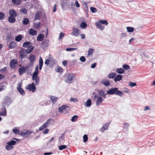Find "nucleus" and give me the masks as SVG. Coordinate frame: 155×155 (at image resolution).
Returning <instances> with one entry per match:
<instances>
[{
	"mask_svg": "<svg viewBox=\"0 0 155 155\" xmlns=\"http://www.w3.org/2000/svg\"><path fill=\"white\" fill-rule=\"evenodd\" d=\"M39 67L36 66L35 67V71L33 73L32 77V79L33 80L35 81V84L36 85H38L39 83V77L38 76L39 73L38 69Z\"/></svg>",
	"mask_w": 155,
	"mask_h": 155,
	"instance_id": "1",
	"label": "nucleus"
},
{
	"mask_svg": "<svg viewBox=\"0 0 155 155\" xmlns=\"http://www.w3.org/2000/svg\"><path fill=\"white\" fill-rule=\"evenodd\" d=\"M107 93L110 95L115 94L118 95L120 96H122L123 93L121 91H118V89L117 87H114L110 89L107 91Z\"/></svg>",
	"mask_w": 155,
	"mask_h": 155,
	"instance_id": "2",
	"label": "nucleus"
},
{
	"mask_svg": "<svg viewBox=\"0 0 155 155\" xmlns=\"http://www.w3.org/2000/svg\"><path fill=\"white\" fill-rule=\"evenodd\" d=\"M65 81L68 83H71L75 78V74L72 73H69L64 77Z\"/></svg>",
	"mask_w": 155,
	"mask_h": 155,
	"instance_id": "3",
	"label": "nucleus"
},
{
	"mask_svg": "<svg viewBox=\"0 0 155 155\" xmlns=\"http://www.w3.org/2000/svg\"><path fill=\"white\" fill-rule=\"evenodd\" d=\"M70 110V107L65 105H63L61 106L58 109L60 113L64 114L69 113Z\"/></svg>",
	"mask_w": 155,
	"mask_h": 155,
	"instance_id": "4",
	"label": "nucleus"
},
{
	"mask_svg": "<svg viewBox=\"0 0 155 155\" xmlns=\"http://www.w3.org/2000/svg\"><path fill=\"white\" fill-rule=\"evenodd\" d=\"M25 88L29 91H32L33 93L35 92L36 90L35 84L33 83L28 84L25 87Z\"/></svg>",
	"mask_w": 155,
	"mask_h": 155,
	"instance_id": "5",
	"label": "nucleus"
},
{
	"mask_svg": "<svg viewBox=\"0 0 155 155\" xmlns=\"http://www.w3.org/2000/svg\"><path fill=\"white\" fill-rule=\"evenodd\" d=\"M19 55L21 59L25 58L27 56L28 53L25 50V49L22 48L19 51Z\"/></svg>",
	"mask_w": 155,
	"mask_h": 155,
	"instance_id": "6",
	"label": "nucleus"
},
{
	"mask_svg": "<svg viewBox=\"0 0 155 155\" xmlns=\"http://www.w3.org/2000/svg\"><path fill=\"white\" fill-rule=\"evenodd\" d=\"M28 59L30 61L29 65H33L36 60V56L34 54H31L29 55Z\"/></svg>",
	"mask_w": 155,
	"mask_h": 155,
	"instance_id": "7",
	"label": "nucleus"
},
{
	"mask_svg": "<svg viewBox=\"0 0 155 155\" xmlns=\"http://www.w3.org/2000/svg\"><path fill=\"white\" fill-rule=\"evenodd\" d=\"M80 31V30L79 29L75 28H73L72 31L70 34L71 35L77 37L79 35Z\"/></svg>",
	"mask_w": 155,
	"mask_h": 155,
	"instance_id": "8",
	"label": "nucleus"
},
{
	"mask_svg": "<svg viewBox=\"0 0 155 155\" xmlns=\"http://www.w3.org/2000/svg\"><path fill=\"white\" fill-rule=\"evenodd\" d=\"M31 133L30 131L27 130H25L21 131L19 134L20 135L24 137L28 136Z\"/></svg>",
	"mask_w": 155,
	"mask_h": 155,
	"instance_id": "9",
	"label": "nucleus"
},
{
	"mask_svg": "<svg viewBox=\"0 0 155 155\" xmlns=\"http://www.w3.org/2000/svg\"><path fill=\"white\" fill-rule=\"evenodd\" d=\"M110 121H109L107 123H106L100 129V130L103 132L105 130H107L108 129L110 123Z\"/></svg>",
	"mask_w": 155,
	"mask_h": 155,
	"instance_id": "10",
	"label": "nucleus"
},
{
	"mask_svg": "<svg viewBox=\"0 0 155 155\" xmlns=\"http://www.w3.org/2000/svg\"><path fill=\"white\" fill-rule=\"evenodd\" d=\"M49 42L48 40H45L43 41L41 44V47L43 49L46 48L48 46Z\"/></svg>",
	"mask_w": 155,
	"mask_h": 155,
	"instance_id": "11",
	"label": "nucleus"
},
{
	"mask_svg": "<svg viewBox=\"0 0 155 155\" xmlns=\"http://www.w3.org/2000/svg\"><path fill=\"white\" fill-rule=\"evenodd\" d=\"M18 62L15 59L12 60L10 63V68L13 69L16 67V65L17 64Z\"/></svg>",
	"mask_w": 155,
	"mask_h": 155,
	"instance_id": "12",
	"label": "nucleus"
},
{
	"mask_svg": "<svg viewBox=\"0 0 155 155\" xmlns=\"http://www.w3.org/2000/svg\"><path fill=\"white\" fill-rule=\"evenodd\" d=\"M28 67L27 66L25 68L24 66H22L20 67L18 69V72L20 75H22L24 73L26 69L28 68Z\"/></svg>",
	"mask_w": 155,
	"mask_h": 155,
	"instance_id": "13",
	"label": "nucleus"
},
{
	"mask_svg": "<svg viewBox=\"0 0 155 155\" xmlns=\"http://www.w3.org/2000/svg\"><path fill=\"white\" fill-rule=\"evenodd\" d=\"M9 16L15 17L17 15V13L16 12L14 9H10L9 12Z\"/></svg>",
	"mask_w": 155,
	"mask_h": 155,
	"instance_id": "14",
	"label": "nucleus"
},
{
	"mask_svg": "<svg viewBox=\"0 0 155 155\" xmlns=\"http://www.w3.org/2000/svg\"><path fill=\"white\" fill-rule=\"evenodd\" d=\"M100 83L106 86H108L110 85V83L109 81L107 79H102Z\"/></svg>",
	"mask_w": 155,
	"mask_h": 155,
	"instance_id": "15",
	"label": "nucleus"
},
{
	"mask_svg": "<svg viewBox=\"0 0 155 155\" xmlns=\"http://www.w3.org/2000/svg\"><path fill=\"white\" fill-rule=\"evenodd\" d=\"M29 33L31 35L34 36L37 35V32L34 29L31 28L29 30Z\"/></svg>",
	"mask_w": 155,
	"mask_h": 155,
	"instance_id": "16",
	"label": "nucleus"
},
{
	"mask_svg": "<svg viewBox=\"0 0 155 155\" xmlns=\"http://www.w3.org/2000/svg\"><path fill=\"white\" fill-rule=\"evenodd\" d=\"M8 22L11 23H13L15 22L16 21V19L15 17H14L9 16L8 18Z\"/></svg>",
	"mask_w": 155,
	"mask_h": 155,
	"instance_id": "17",
	"label": "nucleus"
},
{
	"mask_svg": "<svg viewBox=\"0 0 155 155\" xmlns=\"http://www.w3.org/2000/svg\"><path fill=\"white\" fill-rule=\"evenodd\" d=\"M30 46H32L31 43L30 41H26L25 42L23 45V46L25 48H27Z\"/></svg>",
	"mask_w": 155,
	"mask_h": 155,
	"instance_id": "18",
	"label": "nucleus"
},
{
	"mask_svg": "<svg viewBox=\"0 0 155 155\" xmlns=\"http://www.w3.org/2000/svg\"><path fill=\"white\" fill-rule=\"evenodd\" d=\"M43 61L42 58L41 57L39 58V69L41 70L42 68L43 65Z\"/></svg>",
	"mask_w": 155,
	"mask_h": 155,
	"instance_id": "19",
	"label": "nucleus"
},
{
	"mask_svg": "<svg viewBox=\"0 0 155 155\" xmlns=\"http://www.w3.org/2000/svg\"><path fill=\"white\" fill-rule=\"evenodd\" d=\"M44 38V36L43 34L38 35L37 37V40L38 41H42Z\"/></svg>",
	"mask_w": 155,
	"mask_h": 155,
	"instance_id": "20",
	"label": "nucleus"
},
{
	"mask_svg": "<svg viewBox=\"0 0 155 155\" xmlns=\"http://www.w3.org/2000/svg\"><path fill=\"white\" fill-rule=\"evenodd\" d=\"M12 2L13 5H20L22 2V0H12Z\"/></svg>",
	"mask_w": 155,
	"mask_h": 155,
	"instance_id": "21",
	"label": "nucleus"
},
{
	"mask_svg": "<svg viewBox=\"0 0 155 155\" xmlns=\"http://www.w3.org/2000/svg\"><path fill=\"white\" fill-rule=\"evenodd\" d=\"M103 101V98L100 97H98L97 99L96 104L97 105H101V103Z\"/></svg>",
	"mask_w": 155,
	"mask_h": 155,
	"instance_id": "22",
	"label": "nucleus"
},
{
	"mask_svg": "<svg viewBox=\"0 0 155 155\" xmlns=\"http://www.w3.org/2000/svg\"><path fill=\"white\" fill-rule=\"evenodd\" d=\"M122 78V76L120 74H118L114 78V80L115 81L117 82L121 80Z\"/></svg>",
	"mask_w": 155,
	"mask_h": 155,
	"instance_id": "23",
	"label": "nucleus"
},
{
	"mask_svg": "<svg viewBox=\"0 0 155 155\" xmlns=\"http://www.w3.org/2000/svg\"><path fill=\"white\" fill-rule=\"evenodd\" d=\"M98 94L100 96H102L104 98L106 97V94L102 90H99L98 91Z\"/></svg>",
	"mask_w": 155,
	"mask_h": 155,
	"instance_id": "24",
	"label": "nucleus"
},
{
	"mask_svg": "<svg viewBox=\"0 0 155 155\" xmlns=\"http://www.w3.org/2000/svg\"><path fill=\"white\" fill-rule=\"evenodd\" d=\"M34 48L33 46H30L29 47H27V48L25 50L28 54L30 53L33 50Z\"/></svg>",
	"mask_w": 155,
	"mask_h": 155,
	"instance_id": "25",
	"label": "nucleus"
},
{
	"mask_svg": "<svg viewBox=\"0 0 155 155\" xmlns=\"http://www.w3.org/2000/svg\"><path fill=\"white\" fill-rule=\"evenodd\" d=\"M96 25L97 28H99L101 30H102L104 29V27L102 26L99 22H97L96 23Z\"/></svg>",
	"mask_w": 155,
	"mask_h": 155,
	"instance_id": "26",
	"label": "nucleus"
},
{
	"mask_svg": "<svg viewBox=\"0 0 155 155\" xmlns=\"http://www.w3.org/2000/svg\"><path fill=\"white\" fill-rule=\"evenodd\" d=\"M50 99L52 101L53 104H54L56 103L58 99V97L52 96H51Z\"/></svg>",
	"mask_w": 155,
	"mask_h": 155,
	"instance_id": "27",
	"label": "nucleus"
},
{
	"mask_svg": "<svg viewBox=\"0 0 155 155\" xmlns=\"http://www.w3.org/2000/svg\"><path fill=\"white\" fill-rule=\"evenodd\" d=\"M116 71L118 74H122L124 73V71L122 68H118L117 69Z\"/></svg>",
	"mask_w": 155,
	"mask_h": 155,
	"instance_id": "28",
	"label": "nucleus"
},
{
	"mask_svg": "<svg viewBox=\"0 0 155 155\" xmlns=\"http://www.w3.org/2000/svg\"><path fill=\"white\" fill-rule=\"evenodd\" d=\"M99 21L100 24H105L106 25H107L108 24L107 21L105 20H100Z\"/></svg>",
	"mask_w": 155,
	"mask_h": 155,
	"instance_id": "29",
	"label": "nucleus"
},
{
	"mask_svg": "<svg viewBox=\"0 0 155 155\" xmlns=\"http://www.w3.org/2000/svg\"><path fill=\"white\" fill-rule=\"evenodd\" d=\"M116 75V73H113L111 74H110L108 75V78H115V77Z\"/></svg>",
	"mask_w": 155,
	"mask_h": 155,
	"instance_id": "30",
	"label": "nucleus"
},
{
	"mask_svg": "<svg viewBox=\"0 0 155 155\" xmlns=\"http://www.w3.org/2000/svg\"><path fill=\"white\" fill-rule=\"evenodd\" d=\"M16 46V44L14 42H11L9 46V47L10 48H14Z\"/></svg>",
	"mask_w": 155,
	"mask_h": 155,
	"instance_id": "31",
	"label": "nucleus"
},
{
	"mask_svg": "<svg viewBox=\"0 0 155 155\" xmlns=\"http://www.w3.org/2000/svg\"><path fill=\"white\" fill-rule=\"evenodd\" d=\"M20 12L21 14H26L27 13V10L25 8H22L20 9Z\"/></svg>",
	"mask_w": 155,
	"mask_h": 155,
	"instance_id": "32",
	"label": "nucleus"
},
{
	"mask_svg": "<svg viewBox=\"0 0 155 155\" xmlns=\"http://www.w3.org/2000/svg\"><path fill=\"white\" fill-rule=\"evenodd\" d=\"M87 107L90 106L91 104V100L90 99H88L87 100L85 103Z\"/></svg>",
	"mask_w": 155,
	"mask_h": 155,
	"instance_id": "33",
	"label": "nucleus"
},
{
	"mask_svg": "<svg viewBox=\"0 0 155 155\" xmlns=\"http://www.w3.org/2000/svg\"><path fill=\"white\" fill-rule=\"evenodd\" d=\"M17 89L21 94L24 95L25 94V91L21 88H17Z\"/></svg>",
	"mask_w": 155,
	"mask_h": 155,
	"instance_id": "34",
	"label": "nucleus"
},
{
	"mask_svg": "<svg viewBox=\"0 0 155 155\" xmlns=\"http://www.w3.org/2000/svg\"><path fill=\"white\" fill-rule=\"evenodd\" d=\"M29 22V20L28 18H24L23 20L22 23L24 25H27Z\"/></svg>",
	"mask_w": 155,
	"mask_h": 155,
	"instance_id": "35",
	"label": "nucleus"
},
{
	"mask_svg": "<svg viewBox=\"0 0 155 155\" xmlns=\"http://www.w3.org/2000/svg\"><path fill=\"white\" fill-rule=\"evenodd\" d=\"M48 126L47 125H46V124L45 123L44 124H43L39 127V131L42 130L46 128Z\"/></svg>",
	"mask_w": 155,
	"mask_h": 155,
	"instance_id": "36",
	"label": "nucleus"
},
{
	"mask_svg": "<svg viewBox=\"0 0 155 155\" xmlns=\"http://www.w3.org/2000/svg\"><path fill=\"white\" fill-rule=\"evenodd\" d=\"M16 143V141L14 140H12L11 141H10L9 142H7V144L8 145H10L12 146L13 145H15Z\"/></svg>",
	"mask_w": 155,
	"mask_h": 155,
	"instance_id": "37",
	"label": "nucleus"
},
{
	"mask_svg": "<svg viewBox=\"0 0 155 155\" xmlns=\"http://www.w3.org/2000/svg\"><path fill=\"white\" fill-rule=\"evenodd\" d=\"M2 109L4 110V111L2 112H0V115L6 116V112L5 108V107H3Z\"/></svg>",
	"mask_w": 155,
	"mask_h": 155,
	"instance_id": "38",
	"label": "nucleus"
},
{
	"mask_svg": "<svg viewBox=\"0 0 155 155\" xmlns=\"http://www.w3.org/2000/svg\"><path fill=\"white\" fill-rule=\"evenodd\" d=\"M13 146H12L8 144L5 146L6 149L8 150H12L13 149Z\"/></svg>",
	"mask_w": 155,
	"mask_h": 155,
	"instance_id": "39",
	"label": "nucleus"
},
{
	"mask_svg": "<svg viewBox=\"0 0 155 155\" xmlns=\"http://www.w3.org/2000/svg\"><path fill=\"white\" fill-rule=\"evenodd\" d=\"M22 39V37L21 35H19L15 38V40L17 41H20Z\"/></svg>",
	"mask_w": 155,
	"mask_h": 155,
	"instance_id": "40",
	"label": "nucleus"
},
{
	"mask_svg": "<svg viewBox=\"0 0 155 155\" xmlns=\"http://www.w3.org/2000/svg\"><path fill=\"white\" fill-rule=\"evenodd\" d=\"M127 31L128 32H132L134 30V28L132 27H127Z\"/></svg>",
	"mask_w": 155,
	"mask_h": 155,
	"instance_id": "41",
	"label": "nucleus"
},
{
	"mask_svg": "<svg viewBox=\"0 0 155 155\" xmlns=\"http://www.w3.org/2000/svg\"><path fill=\"white\" fill-rule=\"evenodd\" d=\"M78 117V116L75 115L73 116L71 118V120L72 122H75L77 120Z\"/></svg>",
	"mask_w": 155,
	"mask_h": 155,
	"instance_id": "42",
	"label": "nucleus"
},
{
	"mask_svg": "<svg viewBox=\"0 0 155 155\" xmlns=\"http://www.w3.org/2000/svg\"><path fill=\"white\" fill-rule=\"evenodd\" d=\"M5 14L3 12H0V20H3L5 17Z\"/></svg>",
	"mask_w": 155,
	"mask_h": 155,
	"instance_id": "43",
	"label": "nucleus"
},
{
	"mask_svg": "<svg viewBox=\"0 0 155 155\" xmlns=\"http://www.w3.org/2000/svg\"><path fill=\"white\" fill-rule=\"evenodd\" d=\"M67 146L65 145H61L58 148L60 150H61L66 148Z\"/></svg>",
	"mask_w": 155,
	"mask_h": 155,
	"instance_id": "44",
	"label": "nucleus"
},
{
	"mask_svg": "<svg viewBox=\"0 0 155 155\" xmlns=\"http://www.w3.org/2000/svg\"><path fill=\"white\" fill-rule=\"evenodd\" d=\"M123 68L126 70H128L130 69V66L126 64H124L123 65Z\"/></svg>",
	"mask_w": 155,
	"mask_h": 155,
	"instance_id": "45",
	"label": "nucleus"
},
{
	"mask_svg": "<svg viewBox=\"0 0 155 155\" xmlns=\"http://www.w3.org/2000/svg\"><path fill=\"white\" fill-rule=\"evenodd\" d=\"M63 69L61 67L59 66L58 67L56 70L57 72H63Z\"/></svg>",
	"mask_w": 155,
	"mask_h": 155,
	"instance_id": "46",
	"label": "nucleus"
},
{
	"mask_svg": "<svg viewBox=\"0 0 155 155\" xmlns=\"http://www.w3.org/2000/svg\"><path fill=\"white\" fill-rule=\"evenodd\" d=\"M90 10L91 12L93 13H95L97 12V9L95 7H91Z\"/></svg>",
	"mask_w": 155,
	"mask_h": 155,
	"instance_id": "47",
	"label": "nucleus"
},
{
	"mask_svg": "<svg viewBox=\"0 0 155 155\" xmlns=\"http://www.w3.org/2000/svg\"><path fill=\"white\" fill-rule=\"evenodd\" d=\"M40 16L39 13H38V12L36 13L35 16V20H37V19H40Z\"/></svg>",
	"mask_w": 155,
	"mask_h": 155,
	"instance_id": "48",
	"label": "nucleus"
},
{
	"mask_svg": "<svg viewBox=\"0 0 155 155\" xmlns=\"http://www.w3.org/2000/svg\"><path fill=\"white\" fill-rule=\"evenodd\" d=\"M83 138L84 140V142H86L88 140V137L87 135L85 134L83 137Z\"/></svg>",
	"mask_w": 155,
	"mask_h": 155,
	"instance_id": "49",
	"label": "nucleus"
},
{
	"mask_svg": "<svg viewBox=\"0 0 155 155\" xmlns=\"http://www.w3.org/2000/svg\"><path fill=\"white\" fill-rule=\"evenodd\" d=\"M52 121H53V120L52 119H49L47 120L45 124H46V125L48 126L49 124H51V122Z\"/></svg>",
	"mask_w": 155,
	"mask_h": 155,
	"instance_id": "50",
	"label": "nucleus"
},
{
	"mask_svg": "<svg viewBox=\"0 0 155 155\" xmlns=\"http://www.w3.org/2000/svg\"><path fill=\"white\" fill-rule=\"evenodd\" d=\"M77 49V48H67L66 49V50L67 51H73Z\"/></svg>",
	"mask_w": 155,
	"mask_h": 155,
	"instance_id": "51",
	"label": "nucleus"
},
{
	"mask_svg": "<svg viewBox=\"0 0 155 155\" xmlns=\"http://www.w3.org/2000/svg\"><path fill=\"white\" fill-rule=\"evenodd\" d=\"M87 25V24L84 22H82L80 24L81 27L83 28H84L86 27Z\"/></svg>",
	"mask_w": 155,
	"mask_h": 155,
	"instance_id": "52",
	"label": "nucleus"
},
{
	"mask_svg": "<svg viewBox=\"0 0 155 155\" xmlns=\"http://www.w3.org/2000/svg\"><path fill=\"white\" fill-rule=\"evenodd\" d=\"M51 61L50 59H47L45 60V64L48 65V64L51 63Z\"/></svg>",
	"mask_w": 155,
	"mask_h": 155,
	"instance_id": "53",
	"label": "nucleus"
},
{
	"mask_svg": "<svg viewBox=\"0 0 155 155\" xmlns=\"http://www.w3.org/2000/svg\"><path fill=\"white\" fill-rule=\"evenodd\" d=\"M129 85L130 86L133 87V86H135L136 85V84L135 82H130L129 83Z\"/></svg>",
	"mask_w": 155,
	"mask_h": 155,
	"instance_id": "54",
	"label": "nucleus"
},
{
	"mask_svg": "<svg viewBox=\"0 0 155 155\" xmlns=\"http://www.w3.org/2000/svg\"><path fill=\"white\" fill-rule=\"evenodd\" d=\"M80 60L82 62H84L86 61V58L84 56H81L80 58Z\"/></svg>",
	"mask_w": 155,
	"mask_h": 155,
	"instance_id": "55",
	"label": "nucleus"
},
{
	"mask_svg": "<svg viewBox=\"0 0 155 155\" xmlns=\"http://www.w3.org/2000/svg\"><path fill=\"white\" fill-rule=\"evenodd\" d=\"M70 101L74 102H77L78 101V100L77 99L74 98H71L70 99Z\"/></svg>",
	"mask_w": 155,
	"mask_h": 155,
	"instance_id": "56",
	"label": "nucleus"
},
{
	"mask_svg": "<svg viewBox=\"0 0 155 155\" xmlns=\"http://www.w3.org/2000/svg\"><path fill=\"white\" fill-rule=\"evenodd\" d=\"M64 33H63V32L60 33L59 34V40L61 39L62 38L64 37Z\"/></svg>",
	"mask_w": 155,
	"mask_h": 155,
	"instance_id": "57",
	"label": "nucleus"
},
{
	"mask_svg": "<svg viewBox=\"0 0 155 155\" xmlns=\"http://www.w3.org/2000/svg\"><path fill=\"white\" fill-rule=\"evenodd\" d=\"M12 131L16 134H18L19 133V131L17 129H13Z\"/></svg>",
	"mask_w": 155,
	"mask_h": 155,
	"instance_id": "58",
	"label": "nucleus"
},
{
	"mask_svg": "<svg viewBox=\"0 0 155 155\" xmlns=\"http://www.w3.org/2000/svg\"><path fill=\"white\" fill-rule=\"evenodd\" d=\"M93 51L94 50L93 49L91 48L89 49L87 55L89 56L91 54H92Z\"/></svg>",
	"mask_w": 155,
	"mask_h": 155,
	"instance_id": "59",
	"label": "nucleus"
},
{
	"mask_svg": "<svg viewBox=\"0 0 155 155\" xmlns=\"http://www.w3.org/2000/svg\"><path fill=\"white\" fill-rule=\"evenodd\" d=\"M22 81H21L18 82V84H17V88H21V86L22 85Z\"/></svg>",
	"mask_w": 155,
	"mask_h": 155,
	"instance_id": "60",
	"label": "nucleus"
},
{
	"mask_svg": "<svg viewBox=\"0 0 155 155\" xmlns=\"http://www.w3.org/2000/svg\"><path fill=\"white\" fill-rule=\"evenodd\" d=\"M49 130L48 129H45V130H44L43 132V134H46L48 133V132H49Z\"/></svg>",
	"mask_w": 155,
	"mask_h": 155,
	"instance_id": "61",
	"label": "nucleus"
},
{
	"mask_svg": "<svg viewBox=\"0 0 155 155\" xmlns=\"http://www.w3.org/2000/svg\"><path fill=\"white\" fill-rule=\"evenodd\" d=\"M62 64L64 66H66L67 65V62L66 61H64L62 62Z\"/></svg>",
	"mask_w": 155,
	"mask_h": 155,
	"instance_id": "62",
	"label": "nucleus"
},
{
	"mask_svg": "<svg viewBox=\"0 0 155 155\" xmlns=\"http://www.w3.org/2000/svg\"><path fill=\"white\" fill-rule=\"evenodd\" d=\"M75 4L77 8H79L80 7V5L79 3L77 1H76L75 2Z\"/></svg>",
	"mask_w": 155,
	"mask_h": 155,
	"instance_id": "63",
	"label": "nucleus"
},
{
	"mask_svg": "<svg viewBox=\"0 0 155 155\" xmlns=\"http://www.w3.org/2000/svg\"><path fill=\"white\" fill-rule=\"evenodd\" d=\"M56 5L55 4L54 5V7H53V12H56Z\"/></svg>",
	"mask_w": 155,
	"mask_h": 155,
	"instance_id": "64",
	"label": "nucleus"
}]
</instances>
